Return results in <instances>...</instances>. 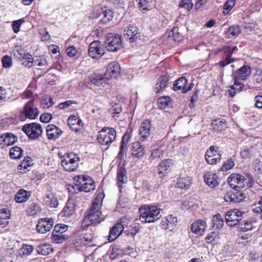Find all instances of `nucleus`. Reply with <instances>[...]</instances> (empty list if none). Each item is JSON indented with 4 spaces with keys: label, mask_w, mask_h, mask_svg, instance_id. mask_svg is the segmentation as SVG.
Here are the masks:
<instances>
[{
    "label": "nucleus",
    "mask_w": 262,
    "mask_h": 262,
    "mask_svg": "<svg viewBox=\"0 0 262 262\" xmlns=\"http://www.w3.org/2000/svg\"><path fill=\"white\" fill-rule=\"evenodd\" d=\"M31 192L20 189L17 191V203L26 202L30 197Z\"/></svg>",
    "instance_id": "obj_39"
},
{
    "label": "nucleus",
    "mask_w": 262,
    "mask_h": 262,
    "mask_svg": "<svg viewBox=\"0 0 262 262\" xmlns=\"http://www.w3.org/2000/svg\"><path fill=\"white\" fill-rule=\"evenodd\" d=\"M33 247L32 246L28 245H24L19 250V255L22 257H26L31 254L33 251Z\"/></svg>",
    "instance_id": "obj_44"
},
{
    "label": "nucleus",
    "mask_w": 262,
    "mask_h": 262,
    "mask_svg": "<svg viewBox=\"0 0 262 262\" xmlns=\"http://www.w3.org/2000/svg\"><path fill=\"white\" fill-rule=\"evenodd\" d=\"M222 154L218 151V147L211 146L207 150L205 155V160L209 164L218 163L221 159Z\"/></svg>",
    "instance_id": "obj_10"
},
{
    "label": "nucleus",
    "mask_w": 262,
    "mask_h": 262,
    "mask_svg": "<svg viewBox=\"0 0 262 262\" xmlns=\"http://www.w3.org/2000/svg\"><path fill=\"white\" fill-rule=\"evenodd\" d=\"M68 226L61 224L55 226L52 233V242L54 244H60L67 239L68 235L65 234Z\"/></svg>",
    "instance_id": "obj_8"
},
{
    "label": "nucleus",
    "mask_w": 262,
    "mask_h": 262,
    "mask_svg": "<svg viewBox=\"0 0 262 262\" xmlns=\"http://www.w3.org/2000/svg\"><path fill=\"white\" fill-rule=\"evenodd\" d=\"M253 225L250 221H242L238 225V230L239 231L246 232L252 230Z\"/></svg>",
    "instance_id": "obj_43"
},
{
    "label": "nucleus",
    "mask_w": 262,
    "mask_h": 262,
    "mask_svg": "<svg viewBox=\"0 0 262 262\" xmlns=\"http://www.w3.org/2000/svg\"><path fill=\"white\" fill-rule=\"evenodd\" d=\"M54 222L52 218L40 219L36 226V231L40 234H45L53 228Z\"/></svg>",
    "instance_id": "obj_12"
},
{
    "label": "nucleus",
    "mask_w": 262,
    "mask_h": 262,
    "mask_svg": "<svg viewBox=\"0 0 262 262\" xmlns=\"http://www.w3.org/2000/svg\"><path fill=\"white\" fill-rule=\"evenodd\" d=\"M55 102L53 97L49 95H45L41 99L40 107L43 109H49L52 107Z\"/></svg>",
    "instance_id": "obj_33"
},
{
    "label": "nucleus",
    "mask_w": 262,
    "mask_h": 262,
    "mask_svg": "<svg viewBox=\"0 0 262 262\" xmlns=\"http://www.w3.org/2000/svg\"><path fill=\"white\" fill-rule=\"evenodd\" d=\"M241 155L243 158H249L251 156V151L249 148L245 147L241 151Z\"/></svg>",
    "instance_id": "obj_61"
},
{
    "label": "nucleus",
    "mask_w": 262,
    "mask_h": 262,
    "mask_svg": "<svg viewBox=\"0 0 262 262\" xmlns=\"http://www.w3.org/2000/svg\"><path fill=\"white\" fill-rule=\"evenodd\" d=\"M204 181L210 188H213L219 185V177L216 173L212 172H207L205 173Z\"/></svg>",
    "instance_id": "obj_21"
},
{
    "label": "nucleus",
    "mask_w": 262,
    "mask_h": 262,
    "mask_svg": "<svg viewBox=\"0 0 262 262\" xmlns=\"http://www.w3.org/2000/svg\"><path fill=\"white\" fill-rule=\"evenodd\" d=\"M79 158L74 153L67 154L62 157L61 163L64 169L68 171H73L78 166Z\"/></svg>",
    "instance_id": "obj_7"
},
{
    "label": "nucleus",
    "mask_w": 262,
    "mask_h": 262,
    "mask_svg": "<svg viewBox=\"0 0 262 262\" xmlns=\"http://www.w3.org/2000/svg\"><path fill=\"white\" fill-rule=\"evenodd\" d=\"M88 53L92 58L99 59L104 54V50L101 46L99 41L95 40L90 43Z\"/></svg>",
    "instance_id": "obj_11"
},
{
    "label": "nucleus",
    "mask_w": 262,
    "mask_h": 262,
    "mask_svg": "<svg viewBox=\"0 0 262 262\" xmlns=\"http://www.w3.org/2000/svg\"><path fill=\"white\" fill-rule=\"evenodd\" d=\"M237 50V48L235 46L233 47L227 46L225 47L223 49L224 56L228 58H231V56L233 52Z\"/></svg>",
    "instance_id": "obj_53"
},
{
    "label": "nucleus",
    "mask_w": 262,
    "mask_h": 262,
    "mask_svg": "<svg viewBox=\"0 0 262 262\" xmlns=\"http://www.w3.org/2000/svg\"><path fill=\"white\" fill-rule=\"evenodd\" d=\"M41 212L40 206L36 203L31 204L27 210V213L29 216H39Z\"/></svg>",
    "instance_id": "obj_35"
},
{
    "label": "nucleus",
    "mask_w": 262,
    "mask_h": 262,
    "mask_svg": "<svg viewBox=\"0 0 262 262\" xmlns=\"http://www.w3.org/2000/svg\"><path fill=\"white\" fill-rule=\"evenodd\" d=\"M3 66L5 68H9L12 65V60L10 56L8 55L4 56L2 60Z\"/></svg>",
    "instance_id": "obj_55"
},
{
    "label": "nucleus",
    "mask_w": 262,
    "mask_h": 262,
    "mask_svg": "<svg viewBox=\"0 0 262 262\" xmlns=\"http://www.w3.org/2000/svg\"><path fill=\"white\" fill-rule=\"evenodd\" d=\"M46 130L48 139L54 141L58 139L62 133V131L59 127L53 124L48 125Z\"/></svg>",
    "instance_id": "obj_17"
},
{
    "label": "nucleus",
    "mask_w": 262,
    "mask_h": 262,
    "mask_svg": "<svg viewBox=\"0 0 262 262\" xmlns=\"http://www.w3.org/2000/svg\"><path fill=\"white\" fill-rule=\"evenodd\" d=\"M225 57V58L220 62V66L223 68L234 61V58L226 57Z\"/></svg>",
    "instance_id": "obj_64"
},
{
    "label": "nucleus",
    "mask_w": 262,
    "mask_h": 262,
    "mask_svg": "<svg viewBox=\"0 0 262 262\" xmlns=\"http://www.w3.org/2000/svg\"><path fill=\"white\" fill-rule=\"evenodd\" d=\"M132 155L137 158L142 157L145 154L144 147L140 142H135L132 145Z\"/></svg>",
    "instance_id": "obj_29"
},
{
    "label": "nucleus",
    "mask_w": 262,
    "mask_h": 262,
    "mask_svg": "<svg viewBox=\"0 0 262 262\" xmlns=\"http://www.w3.org/2000/svg\"><path fill=\"white\" fill-rule=\"evenodd\" d=\"M76 120L77 117L76 116H70L68 119V124L72 130L78 132L80 130V128H77V127L76 126L77 122Z\"/></svg>",
    "instance_id": "obj_48"
},
{
    "label": "nucleus",
    "mask_w": 262,
    "mask_h": 262,
    "mask_svg": "<svg viewBox=\"0 0 262 262\" xmlns=\"http://www.w3.org/2000/svg\"><path fill=\"white\" fill-rule=\"evenodd\" d=\"M67 54L70 57L78 58L81 55V51L79 48H76L74 46H70L66 50Z\"/></svg>",
    "instance_id": "obj_42"
},
{
    "label": "nucleus",
    "mask_w": 262,
    "mask_h": 262,
    "mask_svg": "<svg viewBox=\"0 0 262 262\" xmlns=\"http://www.w3.org/2000/svg\"><path fill=\"white\" fill-rule=\"evenodd\" d=\"M126 170L124 166L119 167L117 171V184L119 188H121L123 185L126 183L127 178Z\"/></svg>",
    "instance_id": "obj_30"
},
{
    "label": "nucleus",
    "mask_w": 262,
    "mask_h": 262,
    "mask_svg": "<svg viewBox=\"0 0 262 262\" xmlns=\"http://www.w3.org/2000/svg\"><path fill=\"white\" fill-rule=\"evenodd\" d=\"M163 149L162 147H159L151 151V158L156 159L159 158L163 153Z\"/></svg>",
    "instance_id": "obj_56"
},
{
    "label": "nucleus",
    "mask_w": 262,
    "mask_h": 262,
    "mask_svg": "<svg viewBox=\"0 0 262 262\" xmlns=\"http://www.w3.org/2000/svg\"><path fill=\"white\" fill-rule=\"evenodd\" d=\"M75 205L72 202L68 201L62 210L63 216L69 217L75 212Z\"/></svg>",
    "instance_id": "obj_40"
},
{
    "label": "nucleus",
    "mask_w": 262,
    "mask_h": 262,
    "mask_svg": "<svg viewBox=\"0 0 262 262\" xmlns=\"http://www.w3.org/2000/svg\"><path fill=\"white\" fill-rule=\"evenodd\" d=\"M36 251L39 254L46 256L52 253L53 252V249L50 245L43 244L38 246Z\"/></svg>",
    "instance_id": "obj_37"
},
{
    "label": "nucleus",
    "mask_w": 262,
    "mask_h": 262,
    "mask_svg": "<svg viewBox=\"0 0 262 262\" xmlns=\"http://www.w3.org/2000/svg\"><path fill=\"white\" fill-rule=\"evenodd\" d=\"M116 138V130L112 127H103L101 130L98 132L97 135V140L98 142L105 146L111 145Z\"/></svg>",
    "instance_id": "obj_4"
},
{
    "label": "nucleus",
    "mask_w": 262,
    "mask_h": 262,
    "mask_svg": "<svg viewBox=\"0 0 262 262\" xmlns=\"http://www.w3.org/2000/svg\"><path fill=\"white\" fill-rule=\"evenodd\" d=\"M21 130L25 133L30 139L35 140L41 136L42 128L40 124L36 122L24 125Z\"/></svg>",
    "instance_id": "obj_5"
},
{
    "label": "nucleus",
    "mask_w": 262,
    "mask_h": 262,
    "mask_svg": "<svg viewBox=\"0 0 262 262\" xmlns=\"http://www.w3.org/2000/svg\"><path fill=\"white\" fill-rule=\"evenodd\" d=\"M178 28H175L171 31L169 34V37L172 40L179 42L182 40L183 36L178 31Z\"/></svg>",
    "instance_id": "obj_46"
},
{
    "label": "nucleus",
    "mask_w": 262,
    "mask_h": 262,
    "mask_svg": "<svg viewBox=\"0 0 262 262\" xmlns=\"http://www.w3.org/2000/svg\"><path fill=\"white\" fill-rule=\"evenodd\" d=\"M32 160L29 157H26L17 166V170L20 173H25L29 170V168L32 165Z\"/></svg>",
    "instance_id": "obj_31"
},
{
    "label": "nucleus",
    "mask_w": 262,
    "mask_h": 262,
    "mask_svg": "<svg viewBox=\"0 0 262 262\" xmlns=\"http://www.w3.org/2000/svg\"><path fill=\"white\" fill-rule=\"evenodd\" d=\"M74 181L75 186L77 187V190L89 192L94 191L95 189V182L89 176L85 174L75 176Z\"/></svg>",
    "instance_id": "obj_3"
},
{
    "label": "nucleus",
    "mask_w": 262,
    "mask_h": 262,
    "mask_svg": "<svg viewBox=\"0 0 262 262\" xmlns=\"http://www.w3.org/2000/svg\"><path fill=\"white\" fill-rule=\"evenodd\" d=\"M171 160L166 159L162 161L158 166V174L161 177L164 176L171 170Z\"/></svg>",
    "instance_id": "obj_26"
},
{
    "label": "nucleus",
    "mask_w": 262,
    "mask_h": 262,
    "mask_svg": "<svg viewBox=\"0 0 262 262\" xmlns=\"http://www.w3.org/2000/svg\"><path fill=\"white\" fill-rule=\"evenodd\" d=\"M168 81V78L166 76H163L159 78L158 82L155 86V91L156 93L160 92L163 89H164Z\"/></svg>",
    "instance_id": "obj_41"
},
{
    "label": "nucleus",
    "mask_w": 262,
    "mask_h": 262,
    "mask_svg": "<svg viewBox=\"0 0 262 262\" xmlns=\"http://www.w3.org/2000/svg\"><path fill=\"white\" fill-rule=\"evenodd\" d=\"M213 226L217 229H221L224 225V220L221 214H217L212 218Z\"/></svg>",
    "instance_id": "obj_45"
},
{
    "label": "nucleus",
    "mask_w": 262,
    "mask_h": 262,
    "mask_svg": "<svg viewBox=\"0 0 262 262\" xmlns=\"http://www.w3.org/2000/svg\"><path fill=\"white\" fill-rule=\"evenodd\" d=\"M139 220L143 223H153L159 219L160 209L156 206H142L140 208Z\"/></svg>",
    "instance_id": "obj_2"
},
{
    "label": "nucleus",
    "mask_w": 262,
    "mask_h": 262,
    "mask_svg": "<svg viewBox=\"0 0 262 262\" xmlns=\"http://www.w3.org/2000/svg\"><path fill=\"white\" fill-rule=\"evenodd\" d=\"M245 180L244 176L238 173H233L228 178V183L233 188H242L245 186Z\"/></svg>",
    "instance_id": "obj_14"
},
{
    "label": "nucleus",
    "mask_w": 262,
    "mask_h": 262,
    "mask_svg": "<svg viewBox=\"0 0 262 262\" xmlns=\"http://www.w3.org/2000/svg\"><path fill=\"white\" fill-rule=\"evenodd\" d=\"M206 223L203 220H198L191 225V230L196 234L201 235L204 233Z\"/></svg>",
    "instance_id": "obj_27"
},
{
    "label": "nucleus",
    "mask_w": 262,
    "mask_h": 262,
    "mask_svg": "<svg viewBox=\"0 0 262 262\" xmlns=\"http://www.w3.org/2000/svg\"><path fill=\"white\" fill-rule=\"evenodd\" d=\"M177 222V217L172 215H168L166 217L162 220L161 226L162 229L166 230L175 226Z\"/></svg>",
    "instance_id": "obj_28"
},
{
    "label": "nucleus",
    "mask_w": 262,
    "mask_h": 262,
    "mask_svg": "<svg viewBox=\"0 0 262 262\" xmlns=\"http://www.w3.org/2000/svg\"><path fill=\"white\" fill-rule=\"evenodd\" d=\"M38 114V109L34 106V100L31 99L24 106L23 111L19 115V120L25 121L27 118L35 119Z\"/></svg>",
    "instance_id": "obj_6"
},
{
    "label": "nucleus",
    "mask_w": 262,
    "mask_h": 262,
    "mask_svg": "<svg viewBox=\"0 0 262 262\" xmlns=\"http://www.w3.org/2000/svg\"><path fill=\"white\" fill-rule=\"evenodd\" d=\"M73 104H77V103L74 100H67L65 102L60 103L58 105L57 107L59 110H62L72 106Z\"/></svg>",
    "instance_id": "obj_54"
},
{
    "label": "nucleus",
    "mask_w": 262,
    "mask_h": 262,
    "mask_svg": "<svg viewBox=\"0 0 262 262\" xmlns=\"http://www.w3.org/2000/svg\"><path fill=\"white\" fill-rule=\"evenodd\" d=\"M124 36H127L130 42L136 41L140 37L137 27L134 26L127 27L124 30Z\"/></svg>",
    "instance_id": "obj_20"
},
{
    "label": "nucleus",
    "mask_w": 262,
    "mask_h": 262,
    "mask_svg": "<svg viewBox=\"0 0 262 262\" xmlns=\"http://www.w3.org/2000/svg\"><path fill=\"white\" fill-rule=\"evenodd\" d=\"M241 30L238 26H232L229 27L227 31V34L229 37H235L240 33Z\"/></svg>",
    "instance_id": "obj_51"
},
{
    "label": "nucleus",
    "mask_w": 262,
    "mask_h": 262,
    "mask_svg": "<svg viewBox=\"0 0 262 262\" xmlns=\"http://www.w3.org/2000/svg\"><path fill=\"white\" fill-rule=\"evenodd\" d=\"M188 80L185 77H181L175 81L173 88L174 91L182 90L185 93L191 90V87H187Z\"/></svg>",
    "instance_id": "obj_22"
},
{
    "label": "nucleus",
    "mask_w": 262,
    "mask_h": 262,
    "mask_svg": "<svg viewBox=\"0 0 262 262\" xmlns=\"http://www.w3.org/2000/svg\"><path fill=\"white\" fill-rule=\"evenodd\" d=\"M240 79L235 76L234 77V84L231 86V89L234 91L237 92L242 91L244 90V84L239 81Z\"/></svg>",
    "instance_id": "obj_50"
},
{
    "label": "nucleus",
    "mask_w": 262,
    "mask_h": 262,
    "mask_svg": "<svg viewBox=\"0 0 262 262\" xmlns=\"http://www.w3.org/2000/svg\"><path fill=\"white\" fill-rule=\"evenodd\" d=\"M217 236H218L216 233L212 232L207 235L206 237V241L207 243H210L217 238Z\"/></svg>",
    "instance_id": "obj_63"
},
{
    "label": "nucleus",
    "mask_w": 262,
    "mask_h": 262,
    "mask_svg": "<svg viewBox=\"0 0 262 262\" xmlns=\"http://www.w3.org/2000/svg\"><path fill=\"white\" fill-rule=\"evenodd\" d=\"M252 210L254 213H260L262 212V205L259 202L255 203L252 206Z\"/></svg>",
    "instance_id": "obj_62"
},
{
    "label": "nucleus",
    "mask_w": 262,
    "mask_h": 262,
    "mask_svg": "<svg viewBox=\"0 0 262 262\" xmlns=\"http://www.w3.org/2000/svg\"><path fill=\"white\" fill-rule=\"evenodd\" d=\"M52 119V116L50 113H43L40 116V120L43 123H48Z\"/></svg>",
    "instance_id": "obj_59"
},
{
    "label": "nucleus",
    "mask_w": 262,
    "mask_h": 262,
    "mask_svg": "<svg viewBox=\"0 0 262 262\" xmlns=\"http://www.w3.org/2000/svg\"><path fill=\"white\" fill-rule=\"evenodd\" d=\"M16 141L14 135L11 133H7L0 137V143L2 145L10 146L13 144Z\"/></svg>",
    "instance_id": "obj_34"
},
{
    "label": "nucleus",
    "mask_w": 262,
    "mask_h": 262,
    "mask_svg": "<svg viewBox=\"0 0 262 262\" xmlns=\"http://www.w3.org/2000/svg\"><path fill=\"white\" fill-rule=\"evenodd\" d=\"M192 179L189 177L179 178L177 180V185L181 189H188L191 184Z\"/></svg>",
    "instance_id": "obj_36"
},
{
    "label": "nucleus",
    "mask_w": 262,
    "mask_h": 262,
    "mask_svg": "<svg viewBox=\"0 0 262 262\" xmlns=\"http://www.w3.org/2000/svg\"><path fill=\"white\" fill-rule=\"evenodd\" d=\"M171 101L170 97L168 96H164L158 99V106L161 109L166 108L169 105Z\"/></svg>",
    "instance_id": "obj_47"
},
{
    "label": "nucleus",
    "mask_w": 262,
    "mask_h": 262,
    "mask_svg": "<svg viewBox=\"0 0 262 262\" xmlns=\"http://www.w3.org/2000/svg\"><path fill=\"white\" fill-rule=\"evenodd\" d=\"M122 43L119 35L111 34L107 39L106 48L108 51L115 52L122 48Z\"/></svg>",
    "instance_id": "obj_9"
},
{
    "label": "nucleus",
    "mask_w": 262,
    "mask_h": 262,
    "mask_svg": "<svg viewBox=\"0 0 262 262\" xmlns=\"http://www.w3.org/2000/svg\"><path fill=\"white\" fill-rule=\"evenodd\" d=\"M235 165L234 160L232 158L227 160L221 168V170L225 171L232 169Z\"/></svg>",
    "instance_id": "obj_49"
},
{
    "label": "nucleus",
    "mask_w": 262,
    "mask_h": 262,
    "mask_svg": "<svg viewBox=\"0 0 262 262\" xmlns=\"http://www.w3.org/2000/svg\"><path fill=\"white\" fill-rule=\"evenodd\" d=\"M17 56L19 61L24 67L30 68L33 65V59L32 56L28 53H18Z\"/></svg>",
    "instance_id": "obj_24"
},
{
    "label": "nucleus",
    "mask_w": 262,
    "mask_h": 262,
    "mask_svg": "<svg viewBox=\"0 0 262 262\" xmlns=\"http://www.w3.org/2000/svg\"><path fill=\"white\" fill-rule=\"evenodd\" d=\"M251 73V67L248 65H244L236 71L235 76L241 80H246Z\"/></svg>",
    "instance_id": "obj_32"
},
{
    "label": "nucleus",
    "mask_w": 262,
    "mask_h": 262,
    "mask_svg": "<svg viewBox=\"0 0 262 262\" xmlns=\"http://www.w3.org/2000/svg\"><path fill=\"white\" fill-rule=\"evenodd\" d=\"M235 5V1L234 0H228L224 6V10L226 11L225 13H229V11L232 9V8Z\"/></svg>",
    "instance_id": "obj_57"
},
{
    "label": "nucleus",
    "mask_w": 262,
    "mask_h": 262,
    "mask_svg": "<svg viewBox=\"0 0 262 262\" xmlns=\"http://www.w3.org/2000/svg\"><path fill=\"white\" fill-rule=\"evenodd\" d=\"M102 204V196L96 198L92 204L91 208L82 221L84 226L96 225L103 220L101 207Z\"/></svg>",
    "instance_id": "obj_1"
},
{
    "label": "nucleus",
    "mask_w": 262,
    "mask_h": 262,
    "mask_svg": "<svg viewBox=\"0 0 262 262\" xmlns=\"http://www.w3.org/2000/svg\"><path fill=\"white\" fill-rule=\"evenodd\" d=\"M43 201L48 207L56 208L59 205L58 200L56 195L51 191H47L43 198Z\"/></svg>",
    "instance_id": "obj_18"
},
{
    "label": "nucleus",
    "mask_w": 262,
    "mask_h": 262,
    "mask_svg": "<svg viewBox=\"0 0 262 262\" xmlns=\"http://www.w3.org/2000/svg\"><path fill=\"white\" fill-rule=\"evenodd\" d=\"M151 129V122L148 120H145L142 122L139 129V139L141 141H146L150 135Z\"/></svg>",
    "instance_id": "obj_16"
},
{
    "label": "nucleus",
    "mask_w": 262,
    "mask_h": 262,
    "mask_svg": "<svg viewBox=\"0 0 262 262\" xmlns=\"http://www.w3.org/2000/svg\"><path fill=\"white\" fill-rule=\"evenodd\" d=\"M224 200L226 202L237 203L243 201L245 198V194L242 191H229L224 195Z\"/></svg>",
    "instance_id": "obj_15"
},
{
    "label": "nucleus",
    "mask_w": 262,
    "mask_h": 262,
    "mask_svg": "<svg viewBox=\"0 0 262 262\" xmlns=\"http://www.w3.org/2000/svg\"><path fill=\"white\" fill-rule=\"evenodd\" d=\"M124 226L120 222H117L110 229L108 240L109 242H113L123 232Z\"/></svg>",
    "instance_id": "obj_19"
},
{
    "label": "nucleus",
    "mask_w": 262,
    "mask_h": 262,
    "mask_svg": "<svg viewBox=\"0 0 262 262\" xmlns=\"http://www.w3.org/2000/svg\"><path fill=\"white\" fill-rule=\"evenodd\" d=\"M212 126L213 130L219 133L224 130L227 128V124L224 120L219 119L213 120Z\"/></svg>",
    "instance_id": "obj_38"
},
{
    "label": "nucleus",
    "mask_w": 262,
    "mask_h": 262,
    "mask_svg": "<svg viewBox=\"0 0 262 262\" xmlns=\"http://www.w3.org/2000/svg\"><path fill=\"white\" fill-rule=\"evenodd\" d=\"M10 216V211L8 209L0 210V219L8 220Z\"/></svg>",
    "instance_id": "obj_58"
},
{
    "label": "nucleus",
    "mask_w": 262,
    "mask_h": 262,
    "mask_svg": "<svg viewBox=\"0 0 262 262\" xmlns=\"http://www.w3.org/2000/svg\"><path fill=\"white\" fill-rule=\"evenodd\" d=\"M103 16L104 17V21L105 23L108 22L113 18V12L109 11H105L102 13Z\"/></svg>",
    "instance_id": "obj_60"
},
{
    "label": "nucleus",
    "mask_w": 262,
    "mask_h": 262,
    "mask_svg": "<svg viewBox=\"0 0 262 262\" xmlns=\"http://www.w3.org/2000/svg\"><path fill=\"white\" fill-rule=\"evenodd\" d=\"M243 213L238 209H233L228 211L225 216L227 224L231 227L236 225L241 221L240 217Z\"/></svg>",
    "instance_id": "obj_13"
},
{
    "label": "nucleus",
    "mask_w": 262,
    "mask_h": 262,
    "mask_svg": "<svg viewBox=\"0 0 262 262\" xmlns=\"http://www.w3.org/2000/svg\"><path fill=\"white\" fill-rule=\"evenodd\" d=\"M193 6L191 0H181L179 3V7L187 10V11H190Z\"/></svg>",
    "instance_id": "obj_52"
},
{
    "label": "nucleus",
    "mask_w": 262,
    "mask_h": 262,
    "mask_svg": "<svg viewBox=\"0 0 262 262\" xmlns=\"http://www.w3.org/2000/svg\"><path fill=\"white\" fill-rule=\"evenodd\" d=\"M90 79L95 85L104 86L108 83L109 78L105 76V74L104 76L99 74H94L91 76Z\"/></svg>",
    "instance_id": "obj_25"
},
{
    "label": "nucleus",
    "mask_w": 262,
    "mask_h": 262,
    "mask_svg": "<svg viewBox=\"0 0 262 262\" xmlns=\"http://www.w3.org/2000/svg\"><path fill=\"white\" fill-rule=\"evenodd\" d=\"M121 68L120 64L116 62H113L108 66L105 76L109 78L116 77L120 73Z\"/></svg>",
    "instance_id": "obj_23"
}]
</instances>
